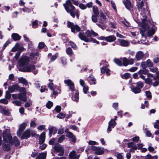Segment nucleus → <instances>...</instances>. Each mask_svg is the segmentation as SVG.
<instances>
[{
  "label": "nucleus",
  "mask_w": 159,
  "mask_h": 159,
  "mask_svg": "<svg viewBox=\"0 0 159 159\" xmlns=\"http://www.w3.org/2000/svg\"><path fill=\"white\" fill-rule=\"evenodd\" d=\"M98 15H93L92 16V21L94 23H96L98 21Z\"/></svg>",
  "instance_id": "obj_41"
},
{
  "label": "nucleus",
  "mask_w": 159,
  "mask_h": 159,
  "mask_svg": "<svg viewBox=\"0 0 159 159\" xmlns=\"http://www.w3.org/2000/svg\"><path fill=\"white\" fill-rule=\"evenodd\" d=\"M34 68L35 67L34 65H31L22 68H19V70L24 72H29L32 71Z\"/></svg>",
  "instance_id": "obj_13"
},
{
  "label": "nucleus",
  "mask_w": 159,
  "mask_h": 159,
  "mask_svg": "<svg viewBox=\"0 0 159 159\" xmlns=\"http://www.w3.org/2000/svg\"><path fill=\"white\" fill-rule=\"evenodd\" d=\"M75 94H74L72 97V99L76 102H77L79 99V92L77 90H75Z\"/></svg>",
  "instance_id": "obj_29"
},
{
  "label": "nucleus",
  "mask_w": 159,
  "mask_h": 159,
  "mask_svg": "<svg viewBox=\"0 0 159 159\" xmlns=\"http://www.w3.org/2000/svg\"><path fill=\"white\" fill-rule=\"evenodd\" d=\"M46 157V152L39 154L36 157V159H45Z\"/></svg>",
  "instance_id": "obj_30"
},
{
  "label": "nucleus",
  "mask_w": 159,
  "mask_h": 159,
  "mask_svg": "<svg viewBox=\"0 0 159 159\" xmlns=\"http://www.w3.org/2000/svg\"><path fill=\"white\" fill-rule=\"evenodd\" d=\"M79 7L82 10H84L86 8V5H85L83 4L80 3L79 4Z\"/></svg>",
  "instance_id": "obj_54"
},
{
  "label": "nucleus",
  "mask_w": 159,
  "mask_h": 159,
  "mask_svg": "<svg viewBox=\"0 0 159 159\" xmlns=\"http://www.w3.org/2000/svg\"><path fill=\"white\" fill-rule=\"evenodd\" d=\"M147 66L149 67H151L153 65V63L150 59L148 60L146 62Z\"/></svg>",
  "instance_id": "obj_40"
},
{
  "label": "nucleus",
  "mask_w": 159,
  "mask_h": 159,
  "mask_svg": "<svg viewBox=\"0 0 159 159\" xmlns=\"http://www.w3.org/2000/svg\"><path fill=\"white\" fill-rule=\"evenodd\" d=\"M93 11L94 15H98L99 12L97 7L96 6H94L93 7Z\"/></svg>",
  "instance_id": "obj_35"
},
{
  "label": "nucleus",
  "mask_w": 159,
  "mask_h": 159,
  "mask_svg": "<svg viewBox=\"0 0 159 159\" xmlns=\"http://www.w3.org/2000/svg\"><path fill=\"white\" fill-rule=\"evenodd\" d=\"M154 127L155 128L159 129V120H157L155 123Z\"/></svg>",
  "instance_id": "obj_62"
},
{
  "label": "nucleus",
  "mask_w": 159,
  "mask_h": 159,
  "mask_svg": "<svg viewBox=\"0 0 159 159\" xmlns=\"http://www.w3.org/2000/svg\"><path fill=\"white\" fill-rule=\"evenodd\" d=\"M29 58L26 57L21 58L19 61L18 64L20 67H22L27 65L29 63Z\"/></svg>",
  "instance_id": "obj_7"
},
{
  "label": "nucleus",
  "mask_w": 159,
  "mask_h": 159,
  "mask_svg": "<svg viewBox=\"0 0 159 159\" xmlns=\"http://www.w3.org/2000/svg\"><path fill=\"white\" fill-rule=\"evenodd\" d=\"M38 20H35L32 23V26L34 28H36L38 27Z\"/></svg>",
  "instance_id": "obj_43"
},
{
  "label": "nucleus",
  "mask_w": 159,
  "mask_h": 159,
  "mask_svg": "<svg viewBox=\"0 0 159 159\" xmlns=\"http://www.w3.org/2000/svg\"><path fill=\"white\" fill-rule=\"evenodd\" d=\"M118 41L119 42L120 44L122 46H128L130 44V43L127 41L121 39H118Z\"/></svg>",
  "instance_id": "obj_22"
},
{
  "label": "nucleus",
  "mask_w": 159,
  "mask_h": 159,
  "mask_svg": "<svg viewBox=\"0 0 159 159\" xmlns=\"http://www.w3.org/2000/svg\"><path fill=\"white\" fill-rule=\"evenodd\" d=\"M132 91L135 93H140L141 91L139 88L135 87L133 88L132 89Z\"/></svg>",
  "instance_id": "obj_36"
},
{
  "label": "nucleus",
  "mask_w": 159,
  "mask_h": 159,
  "mask_svg": "<svg viewBox=\"0 0 159 159\" xmlns=\"http://www.w3.org/2000/svg\"><path fill=\"white\" fill-rule=\"evenodd\" d=\"M69 156L70 159H79L80 155H76L75 151L73 150L70 153Z\"/></svg>",
  "instance_id": "obj_20"
},
{
  "label": "nucleus",
  "mask_w": 159,
  "mask_h": 159,
  "mask_svg": "<svg viewBox=\"0 0 159 159\" xmlns=\"http://www.w3.org/2000/svg\"><path fill=\"white\" fill-rule=\"evenodd\" d=\"M123 3L127 9L129 10H133V7L129 0L124 1H123Z\"/></svg>",
  "instance_id": "obj_15"
},
{
  "label": "nucleus",
  "mask_w": 159,
  "mask_h": 159,
  "mask_svg": "<svg viewBox=\"0 0 159 159\" xmlns=\"http://www.w3.org/2000/svg\"><path fill=\"white\" fill-rule=\"evenodd\" d=\"M101 62H103L105 63V65H106V66H103V67L101 68V72L102 74H103L105 72L107 76L110 75V70L109 69H108L106 67V66H108V63H107L106 62L104 61H102Z\"/></svg>",
  "instance_id": "obj_11"
},
{
  "label": "nucleus",
  "mask_w": 159,
  "mask_h": 159,
  "mask_svg": "<svg viewBox=\"0 0 159 159\" xmlns=\"http://www.w3.org/2000/svg\"><path fill=\"white\" fill-rule=\"evenodd\" d=\"M145 93L147 98H151L152 97V95L150 92L149 91H146L145 92Z\"/></svg>",
  "instance_id": "obj_64"
},
{
  "label": "nucleus",
  "mask_w": 159,
  "mask_h": 159,
  "mask_svg": "<svg viewBox=\"0 0 159 159\" xmlns=\"http://www.w3.org/2000/svg\"><path fill=\"white\" fill-rule=\"evenodd\" d=\"M100 18H102L103 19H106V16L104 15V13L102 11H100Z\"/></svg>",
  "instance_id": "obj_59"
},
{
  "label": "nucleus",
  "mask_w": 159,
  "mask_h": 159,
  "mask_svg": "<svg viewBox=\"0 0 159 159\" xmlns=\"http://www.w3.org/2000/svg\"><path fill=\"white\" fill-rule=\"evenodd\" d=\"M27 126V123H23L20 125L19 127V130L17 132V134L18 136H20L23 131L25 129Z\"/></svg>",
  "instance_id": "obj_14"
},
{
  "label": "nucleus",
  "mask_w": 159,
  "mask_h": 159,
  "mask_svg": "<svg viewBox=\"0 0 159 159\" xmlns=\"http://www.w3.org/2000/svg\"><path fill=\"white\" fill-rule=\"evenodd\" d=\"M137 9L140 13V15L138 17V21L140 24V33L142 38L146 39L147 37L152 36L155 33V27L150 24L148 23L147 20V15L149 13L148 7H144L143 1L137 2Z\"/></svg>",
  "instance_id": "obj_1"
},
{
  "label": "nucleus",
  "mask_w": 159,
  "mask_h": 159,
  "mask_svg": "<svg viewBox=\"0 0 159 159\" xmlns=\"http://www.w3.org/2000/svg\"><path fill=\"white\" fill-rule=\"evenodd\" d=\"M53 104L52 102L49 101L47 102L46 104V107L50 109L53 106Z\"/></svg>",
  "instance_id": "obj_49"
},
{
  "label": "nucleus",
  "mask_w": 159,
  "mask_h": 159,
  "mask_svg": "<svg viewBox=\"0 0 159 159\" xmlns=\"http://www.w3.org/2000/svg\"><path fill=\"white\" fill-rule=\"evenodd\" d=\"M82 87H83L84 93L85 94L87 93L89 89L88 86L87 85H85Z\"/></svg>",
  "instance_id": "obj_52"
},
{
  "label": "nucleus",
  "mask_w": 159,
  "mask_h": 159,
  "mask_svg": "<svg viewBox=\"0 0 159 159\" xmlns=\"http://www.w3.org/2000/svg\"><path fill=\"white\" fill-rule=\"evenodd\" d=\"M66 136L67 137L70 138L72 139V142L74 143L76 142V138L74 136L73 134L71 132L68 131L66 133Z\"/></svg>",
  "instance_id": "obj_24"
},
{
  "label": "nucleus",
  "mask_w": 159,
  "mask_h": 159,
  "mask_svg": "<svg viewBox=\"0 0 159 159\" xmlns=\"http://www.w3.org/2000/svg\"><path fill=\"white\" fill-rule=\"evenodd\" d=\"M46 87L45 86H42L40 89V92H43L46 90H47L48 89L46 88Z\"/></svg>",
  "instance_id": "obj_63"
},
{
  "label": "nucleus",
  "mask_w": 159,
  "mask_h": 159,
  "mask_svg": "<svg viewBox=\"0 0 159 159\" xmlns=\"http://www.w3.org/2000/svg\"><path fill=\"white\" fill-rule=\"evenodd\" d=\"M69 45L71 46V47L74 49H76L77 48L75 44L73 42L70 41L69 42Z\"/></svg>",
  "instance_id": "obj_50"
},
{
  "label": "nucleus",
  "mask_w": 159,
  "mask_h": 159,
  "mask_svg": "<svg viewBox=\"0 0 159 159\" xmlns=\"http://www.w3.org/2000/svg\"><path fill=\"white\" fill-rule=\"evenodd\" d=\"M45 132H43L41 134L39 137V142L40 144L43 143L45 141Z\"/></svg>",
  "instance_id": "obj_25"
},
{
  "label": "nucleus",
  "mask_w": 159,
  "mask_h": 159,
  "mask_svg": "<svg viewBox=\"0 0 159 159\" xmlns=\"http://www.w3.org/2000/svg\"><path fill=\"white\" fill-rule=\"evenodd\" d=\"M3 148L4 150L7 151L10 150V145L14 144L11 135L6 132H4L3 134Z\"/></svg>",
  "instance_id": "obj_3"
},
{
  "label": "nucleus",
  "mask_w": 159,
  "mask_h": 159,
  "mask_svg": "<svg viewBox=\"0 0 159 159\" xmlns=\"http://www.w3.org/2000/svg\"><path fill=\"white\" fill-rule=\"evenodd\" d=\"M136 86L137 87L141 89L143 87L144 84L143 83L139 82L136 83Z\"/></svg>",
  "instance_id": "obj_47"
},
{
  "label": "nucleus",
  "mask_w": 159,
  "mask_h": 159,
  "mask_svg": "<svg viewBox=\"0 0 159 159\" xmlns=\"http://www.w3.org/2000/svg\"><path fill=\"white\" fill-rule=\"evenodd\" d=\"M54 148L56 152H59L57 154L58 156H61L63 155L64 149L63 147L58 145H55Z\"/></svg>",
  "instance_id": "obj_8"
},
{
  "label": "nucleus",
  "mask_w": 159,
  "mask_h": 159,
  "mask_svg": "<svg viewBox=\"0 0 159 159\" xmlns=\"http://www.w3.org/2000/svg\"><path fill=\"white\" fill-rule=\"evenodd\" d=\"M12 103L17 106H20L22 104V102L20 101L15 100L13 101Z\"/></svg>",
  "instance_id": "obj_44"
},
{
  "label": "nucleus",
  "mask_w": 159,
  "mask_h": 159,
  "mask_svg": "<svg viewBox=\"0 0 159 159\" xmlns=\"http://www.w3.org/2000/svg\"><path fill=\"white\" fill-rule=\"evenodd\" d=\"M153 80H154V79ZM155 80V81L153 84H152V85L153 87H156L159 84V82L158 81L159 80L157 79Z\"/></svg>",
  "instance_id": "obj_56"
},
{
  "label": "nucleus",
  "mask_w": 159,
  "mask_h": 159,
  "mask_svg": "<svg viewBox=\"0 0 159 159\" xmlns=\"http://www.w3.org/2000/svg\"><path fill=\"white\" fill-rule=\"evenodd\" d=\"M20 90V94L21 95V96L22 98L25 97V99H26V101H27V98L26 97V91L25 89L23 87L20 88L19 90Z\"/></svg>",
  "instance_id": "obj_23"
},
{
  "label": "nucleus",
  "mask_w": 159,
  "mask_h": 159,
  "mask_svg": "<svg viewBox=\"0 0 159 159\" xmlns=\"http://www.w3.org/2000/svg\"><path fill=\"white\" fill-rule=\"evenodd\" d=\"M114 62L119 66H121L122 65V62L120 59L115 58L114 60Z\"/></svg>",
  "instance_id": "obj_37"
},
{
  "label": "nucleus",
  "mask_w": 159,
  "mask_h": 159,
  "mask_svg": "<svg viewBox=\"0 0 159 159\" xmlns=\"http://www.w3.org/2000/svg\"><path fill=\"white\" fill-rule=\"evenodd\" d=\"M18 80L20 83L23 84L24 85H27V81L24 78L22 77L19 78Z\"/></svg>",
  "instance_id": "obj_33"
},
{
  "label": "nucleus",
  "mask_w": 159,
  "mask_h": 159,
  "mask_svg": "<svg viewBox=\"0 0 159 159\" xmlns=\"http://www.w3.org/2000/svg\"><path fill=\"white\" fill-rule=\"evenodd\" d=\"M121 61H123L122 65L124 66H126L128 65V59L124 57L121 59Z\"/></svg>",
  "instance_id": "obj_32"
},
{
  "label": "nucleus",
  "mask_w": 159,
  "mask_h": 159,
  "mask_svg": "<svg viewBox=\"0 0 159 159\" xmlns=\"http://www.w3.org/2000/svg\"><path fill=\"white\" fill-rule=\"evenodd\" d=\"M116 39V37L113 35H111L105 37V40L109 42H113L115 41Z\"/></svg>",
  "instance_id": "obj_28"
},
{
  "label": "nucleus",
  "mask_w": 159,
  "mask_h": 159,
  "mask_svg": "<svg viewBox=\"0 0 159 159\" xmlns=\"http://www.w3.org/2000/svg\"><path fill=\"white\" fill-rule=\"evenodd\" d=\"M20 87L17 84L9 86L8 88V90L11 93H13L16 91L19 90Z\"/></svg>",
  "instance_id": "obj_16"
},
{
  "label": "nucleus",
  "mask_w": 159,
  "mask_h": 159,
  "mask_svg": "<svg viewBox=\"0 0 159 159\" xmlns=\"http://www.w3.org/2000/svg\"><path fill=\"white\" fill-rule=\"evenodd\" d=\"M71 2L75 5L78 6L79 2L77 0H68L66 2L63 6L66 10L67 13H69L71 16L73 18H75L76 16L77 19H79L80 16L79 11L78 10H75V8L71 3Z\"/></svg>",
  "instance_id": "obj_2"
},
{
  "label": "nucleus",
  "mask_w": 159,
  "mask_h": 159,
  "mask_svg": "<svg viewBox=\"0 0 159 159\" xmlns=\"http://www.w3.org/2000/svg\"><path fill=\"white\" fill-rule=\"evenodd\" d=\"M88 143L90 145H97L98 144L96 141L92 140L89 141Z\"/></svg>",
  "instance_id": "obj_60"
},
{
  "label": "nucleus",
  "mask_w": 159,
  "mask_h": 159,
  "mask_svg": "<svg viewBox=\"0 0 159 159\" xmlns=\"http://www.w3.org/2000/svg\"><path fill=\"white\" fill-rule=\"evenodd\" d=\"M91 149L95 152V153L97 154L101 155L104 153V151L103 149L99 147H97L95 146H93L91 148Z\"/></svg>",
  "instance_id": "obj_9"
},
{
  "label": "nucleus",
  "mask_w": 159,
  "mask_h": 159,
  "mask_svg": "<svg viewBox=\"0 0 159 159\" xmlns=\"http://www.w3.org/2000/svg\"><path fill=\"white\" fill-rule=\"evenodd\" d=\"M106 19L102 18H99L98 19V22L99 23L97 24V25L102 29H104V27L106 23Z\"/></svg>",
  "instance_id": "obj_18"
},
{
  "label": "nucleus",
  "mask_w": 159,
  "mask_h": 159,
  "mask_svg": "<svg viewBox=\"0 0 159 159\" xmlns=\"http://www.w3.org/2000/svg\"><path fill=\"white\" fill-rule=\"evenodd\" d=\"M49 81L50 83L48 84V88L52 91L53 94L56 96L60 93L61 90L60 88L58 86L54 85L53 83L52 82V80L49 79Z\"/></svg>",
  "instance_id": "obj_4"
},
{
  "label": "nucleus",
  "mask_w": 159,
  "mask_h": 159,
  "mask_svg": "<svg viewBox=\"0 0 159 159\" xmlns=\"http://www.w3.org/2000/svg\"><path fill=\"white\" fill-rule=\"evenodd\" d=\"M12 97L15 99H18L24 102H26V99L25 97L22 98L20 94H14L12 95Z\"/></svg>",
  "instance_id": "obj_21"
},
{
  "label": "nucleus",
  "mask_w": 159,
  "mask_h": 159,
  "mask_svg": "<svg viewBox=\"0 0 159 159\" xmlns=\"http://www.w3.org/2000/svg\"><path fill=\"white\" fill-rule=\"evenodd\" d=\"M11 94L9 91H7L6 92L5 98L7 99H9L11 98Z\"/></svg>",
  "instance_id": "obj_45"
},
{
  "label": "nucleus",
  "mask_w": 159,
  "mask_h": 159,
  "mask_svg": "<svg viewBox=\"0 0 159 159\" xmlns=\"http://www.w3.org/2000/svg\"><path fill=\"white\" fill-rule=\"evenodd\" d=\"M116 122L114 120L111 119L108 122V125L107 129V132L109 133L111 130V128H114L116 125Z\"/></svg>",
  "instance_id": "obj_10"
},
{
  "label": "nucleus",
  "mask_w": 159,
  "mask_h": 159,
  "mask_svg": "<svg viewBox=\"0 0 159 159\" xmlns=\"http://www.w3.org/2000/svg\"><path fill=\"white\" fill-rule=\"evenodd\" d=\"M65 139V136L64 135H62L58 139V142L59 143L62 142Z\"/></svg>",
  "instance_id": "obj_51"
},
{
  "label": "nucleus",
  "mask_w": 159,
  "mask_h": 159,
  "mask_svg": "<svg viewBox=\"0 0 159 159\" xmlns=\"http://www.w3.org/2000/svg\"><path fill=\"white\" fill-rule=\"evenodd\" d=\"M89 78L90 79L89 80H91L92 82H93V83H92L93 84H96V79H95L94 77L91 76H90L89 77Z\"/></svg>",
  "instance_id": "obj_61"
},
{
  "label": "nucleus",
  "mask_w": 159,
  "mask_h": 159,
  "mask_svg": "<svg viewBox=\"0 0 159 159\" xmlns=\"http://www.w3.org/2000/svg\"><path fill=\"white\" fill-rule=\"evenodd\" d=\"M19 46L18 43H16L15 46L11 50L12 52H15L17 51Z\"/></svg>",
  "instance_id": "obj_55"
},
{
  "label": "nucleus",
  "mask_w": 159,
  "mask_h": 159,
  "mask_svg": "<svg viewBox=\"0 0 159 159\" xmlns=\"http://www.w3.org/2000/svg\"><path fill=\"white\" fill-rule=\"evenodd\" d=\"M67 26L68 27L70 28L71 31L74 33L80 30L79 26L77 25H75L73 23L70 22H67Z\"/></svg>",
  "instance_id": "obj_6"
},
{
  "label": "nucleus",
  "mask_w": 159,
  "mask_h": 159,
  "mask_svg": "<svg viewBox=\"0 0 159 159\" xmlns=\"http://www.w3.org/2000/svg\"><path fill=\"white\" fill-rule=\"evenodd\" d=\"M31 130L30 129H27L23 133L21 137L22 139H26L28 138L30 134Z\"/></svg>",
  "instance_id": "obj_17"
},
{
  "label": "nucleus",
  "mask_w": 159,
  "mask_h": 159,
  "mask_svg": "<svg viewBox=\"0 0 159 159\" xmlns=\"http://www.w3.org/2000/svg\"><path fill=\"white\" fill-rule=\"evenodd\" d=\"M66 53L69 56H71L73 54L72 49L70 48H68L66 50Z\"/></svg>",
  "instance_id": "obj_39"
},
{
  "label": "nucleus",
  "mask_w": 159,
  "mask_h": 159,
  "mask_svg": "<svg viewBox=\"0 0 159 159\" xmlns=\"http://www.w3.org/2000/svg\"><path fill=\"white\" fill-rule=\"evenodd\" d=\"M85 34L86 36H85L87 38H91V32L89 30H87L85 33Z\"/></svg>",
  "instance_id": "obj_46"
},
{
  "label": "nucleus",
  "mask_w": 159,
  "mask_h": 159,
  "mask_svg": "<svg viewBox=\"0 0 159 159\" xmlns=\"http://www.w3.org/2000/svg\"><path fill=\"white\" fill-rule=\"evenodd\" d=\"M25 12H29L30 11V10L29 8L25 7L24 8L21 9Z\"/></svg>",
  "instance_id": "obj_58"
},
{
  "label": "nucleus",
  "mask_w": 159,
  "mask_h": 159,
  "mask_svg": "<svg viewBox=\"0 0 159 159\" xmlns=\"http://www.w3.org/2000/svg\"><path fill=\"white\" fill-rule=\"evenodd\" d=\"M148 72V70L145 69L143 70H140L138 72V74L147 75Z\"/></svg>",
  "instance_id": "obj_38"
},
{
  "label": "nucleus",
  "mask_w": 159,
  "mask_h": 159,
  "mask_svg": "<svg viewBox=\"0 0 159 159\" xmlns=\"http://www.w3.org/2000/svg\"><path fill=\"white\" fill-rule=\"evenodd\" d=\"M64 83L69 87V89L73 92L75 90V88L74 84L70 80L68 79L64 80Z\"/></svg>",
  "instance_id": "obj_12"
},
{
  "label": "nucleus",
  "mask_w": 159,
  "mask_h": 159,
  "mask_svg": "<svg viewBox=\"0 0 159 159\" xmlns=\"http://www.w3.org/2000/svg\"><path fill=\"white\" fill-rule=\"evenodd\" d=\"M157 156H152L150 154H148L145 157V159H157Z\"/></svg>",
  "instance_id": "obj_34"
},
{
  "label": "nucleus",
  "mask_w": 159,
  "mask_h": 159,
  "mask_svg": "<svg viewBox=\"0 0 159 159\" xmlns=\"http://www.w3.org/2000/svg\"><path fill=\"white\" fill-rule=\"evenodd\" d=\"M12 141L16 146H19L20 144V142L18 140V139L16 136H15L13 137V139H12Z\"/></svg>",
  "instance_id": "obj_31"
},
{
  "label": "nucleus",
  "mask_w": 159,
  "mask_h": 159,
  "mask_svg": "<svg viewBox=\"0 0 159 159\" xmlns=\"http://www.w3.org/2000/svg\"><path fill=\"white\" fill-rule=\"evenodd\" d=\"M144 56V53L142 52L139 51L136 53L135 59L137 61H139L143 58Z\"/></svg>",
  "instance_id": "obj_19"
},
{
  "label": "nucleus",
  "mask_w": 159,
  "mask_h": 159,
  "mask_svg": "<svg viewBox=\"0 0 159 159\" xmlns=\"http://www.w3.org/2000/svg\"><path fill=\"white\" fill-rule=\"evenodd\" d=\"M53 129H54V128L53 127H50L48 129L49 132V136L50 137H51L52 136V134L53 132Z\"/></svg>",
  "instance_id": "obj_53"
},
{
  "label": "nucleus",
  "mask_w": 159,
  "mask_h": 159,
  "mask_svg": "<svg viewBox=\"0 0 159 159\" xmlns=\"http://www.w3.org/2000/svg\"><path fill=\"white\" fill-rule=\"evenodd\" d=\"M11 37L15 41L20 40L21 39V36L16 33L12 34L11 35Z\"/></svg>",
  "instance_id": "obj_27"
},
{
  "label": "nucleus",
  "mask_w": 159,
  "mask_h": 159,
  "mask_svg": "<svg viewBox=\"0 0 159 159\" xmlns=\"http://www.w3.org/2000/svg\"><path fill=\"white\" fill-rule=\"evenodd\" d=\"M145 81L146 84L151 85L152 84V82L151 79L149 78H147L145 79Z\"/></svg>",
  "instance_id": "obj_42"
},
{
  "label": "nucleus",
  "mask_w": 159,
  "mask_h": 159,
  "mask_svg": "<svg viewBox=\"0 0 159 159\" xmlns=\"http://www.w3.org/2000/svg\"><path fill=\"white\" fill-rule=\"evenodd\" d=\"M0 112L6 116H9L10 114L8 110H6L5 108H2L1 106H0Z\"/></svg>",
  "instance_id": "obj_26"
},
{
  "label": "nucleus",
  "mask_w": 159,
  "mask_h": 159,
  "mask_svg": "<svg viewBox=\"0 0 159 159\" xmlns=\"http://www.w3.org/2000/svg\"><path fill=\"white\" fill-rule=\"evenodd\" d=\"M79 38L82 40H84L86 42H90L93 41L94 43L97 44H99V42L96 40V39H93L92 38H88L85 37V35L82 33H80L79 34Z\"/></svg>",
  "instance_id": "obj_5"
},
{
  "label": "nucleus",
  "mask_w": 159,
  "mask_h": 159,
  "mask_svg": "<svg viewBox=\"0 0 159 159\" xmlns=\"http://www.w3.org/2000/svg\"><path fill=\"white\" fill-rule=\"evenodd\" d=\"M130 77V75L128 73H125L122 76V78L125 79H126L129 78Z\"/></svg>",
  "instance_id": "obj_48"
},
{
  "label": "nucleus",
  "mask_w": 159,
  "mask_h": 159,
  "mask_svg": "<svg viewBox=\"0 0 159 159\" xmlns=\"http://www.w3.org/2000/svg\"><path fill=\"white\" fill-rule=\"evenodd\" d=\"M0 102L5 104H6L8 103V101L5 99H2L0 100Z\"/></svg>",
  "instance_id": "obj_57"
}]
</instances>
